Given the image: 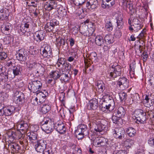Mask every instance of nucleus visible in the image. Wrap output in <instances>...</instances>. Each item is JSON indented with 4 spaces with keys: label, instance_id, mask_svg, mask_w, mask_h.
<instances>
[{
    "label": "nucleus",
    "instance_id": "1",
    "mask_svg": "<svg viewBox=\"0 0 154 154\" xmlns=\"http://www.w3.org/2000/svg\"><path fill=\"white\" fill-rule=\"evenodd\" d=\"M146 113L143 110L137 109L132 115V118L138 124H144L146 122Z\"/></svg>",
    "mask_w": 154,
    "mask_h": 154
},
{
    "label": "nucleus",
    "instance_id": "2",
    "mask_svg": "<svg viewBox=\"0 0 154 154\" xmlns=\"http://www.w3.org/2000/svg\"><path fill=\"white\" fill-rule=\"evenodd\" d=\"M103 95V101L104 103H103L102 107L106 108V109L109 111H112L115 108V104L114 101L112 97L108 94H104Z\"/></svg>",
    "mask_w": 154,
    "mask_h": 154
},
{
    "label": "nucleus",
    "instance_id": "3",
    "mask_svg": "<svg viewBox=\"0 0 154 154\" xmlns=\"http://www.w3.org/2000/svg\"><path fill=\"white\" fill-rule=\"evenodd\" d=\"M44 121V123L41 126L42 129L47 134L51 133L54 128L53 124L51 119L48 118H45Z\"/></svg>",
    "mask_w": 154,
    "mask_h": 154
},
{
    "label": "nucleus",
    "instance_id": "4",
    "mask_svg": "<svg viewBox=\"0 0 154 154\" xmlns=\"http://www.w3.org/2000/svg\"><path fill=\"white\" fill-rule=\"evenodd\" d=\"M110 69L111 71L107 75V76L109 78H114L121 75L122 69L120 66L112 65Z\"/></svg>",
    "mask_w": 154,
    "mask_h": 154
},
{
    "label": "nucleus",
    "instance_id": "5",
    "mask_svg": "<svg viewBox=\"0 0 154 154\" xmlns=\"http://www.w3.org/2000/svg\"><path fill=\"white\" fill-rule=\"evenodd\" d=\"M42 84L38 80L31 81L29 83L28 88L29 90L33 92H37L40 90Z\"/></svg>",
    "mask_w": 154,
    "mask_h": 154
},
{
    "label": "nucleus",
    "instance_id": "6",
    "mask_svg": "<svg viewBox=\"0 0 154 154\" xmlns=\"http://www.w3.org/2000/svg\"><path fill=\"white\" fill-rule=\"evenodd\" d=\"M41 53L44 57L48 58L51 54L52 49L51 46L47 44H44L40 49Z\"/></svg>",
    "mask_w": 154,
    "mask_h": 154
},
{
    "label": "nucleus",
    "instance_id": "7",
    "mask_svg": "<svg viewBox=\"0 0 154 154\" xmlns=\"http://www.w3.org/2000/svg\"><path fill=\"white\" fill-rule=\"evenodd\" d=\"M117 86L120 89L123 90L128 88L129 85V81L125 78H120L117 82Z\"/></svg>",
    "mask_w": 154,
    "mask_h": 154
},
{
    "label": "nucleus",
    "instance_id": "8",
    "mask_svg": "<svg viewBox=\"0 0 154 154\" xmlns=\"http://www.w3.org/2000/svg\"><path fill=\"white\" fill-rule=\"evenodd\" d=\"M76 132H79L83 134V136H88L89 138L90 139L91 137L92 138V137L94 135L89 131L88 129L87 128L86 125H80L78 128L77 131Z\"/></svg>",
    "mask_w": 154,
    "mask_h": 154
},
{
    "label": "nucleus",
    "instance_id": "9",
    "mask_svg": "<svg viewBox=\"0 0 154 154\" xmlns=\"http://www.w3.org/2000/svg\"><path fill=\"white\" fill-rule=\"evenodd\" d=\"M93 144L95 146L100 147L106 146L107 140L105 138L102 137H97L93 140Z\"/></svg>",
    "mask_w": 154,
    "mask_h": 154
},
{
    "label": "nucleus",
    "instance_id": "10",
    "mask_svg": "<svg viewBox=\"0 0 154 154\" xmlns=\"http://www.w3.org/2000/svg\"><path fill=\"white\" fill-rule=\"evenodd\" d=\"M59 24V22L56 19H54L51 20L50 22L48 23L45 25V29L46 31L51 32L54 29L55 26Z\"/></svg>",
    "mask_w": 154,
    "mask_h": 154
},
{
    "label": "nucleus",
    "instance_id": "11",
    "mask_svg": "<svg viewBox=\"0 0 154 154\" xmlns=\"http://www.w3.org/2000/svg\"><path fill=\"white\" fill-rule=\"evenodd\" d=\"M18 130H19L21 133V131L24 134L26 132L28 129L29 126L27 123L24 121H21L18 122L16 124Z\"/></svg>",
    "mask_w": 154,
    "mask_h": 154
},
{
    "label": "nucleus",
    "instance_id": "12",
    "mask_svg": "<svg viewBox=\"0 0 154 154\" xmlns=\"http://www.w3.org/2000/svg\"><path fill=\"white\" fill-rule=\"evenodd\" d=\"M24 95L21 92H17L14 95V102L16 104H20L24 99Z\"/></svg>",
    "mask_w": 154,
    "mask_h": 154
},
{
    "label": "nucleus",
    "instance_id": "13",
    "mask_svg": "<svg viewBox=\"0 0 154 154\" xmlns=\"http://www.w3.org/2000/svg\"><path fill=\"white\" fill-rule=\"evenodd\" d=\"M27 57V52L24 49H20L18 51L16 54V57L18 60L24 61L26 60Z\"/></svg>",
    "mask_w": 154,
    "mask_h": 154
},
{
    "label": "nucleus",
    "instance_id": "14",
    "mask_svg": "<svg viewBox=\"0 0 154 154\" xmlns=\"http://www.w3.org/2000/svg\"><path fill=\"white\" fill-rule=\"evenodd\" d=\"M36 143L35 147L36 150L38 152H42L46 147L45 142L43 140H40Z\"/></svg>",
    "mask_w": 154,
    "mask_h": 154
},
{
    "label": "nucleus",
    "instance_id": "15",
    "mask_svg": "<svg viewBox=\"0 0 154 154\" xmlns=\"http://www.w3.org/2000/svg\"><path fill=\"white\" fill-rule=\"evenodd\" d=\"M57 5L54 0H49L44 3V8L45 9L48 11L55 9L57 7Z\"/></svg>",
    "mask_w": 154,
    "mask_h": 154
},
{
    "label": "nucleus",
    "instance_id": "16",
    "mask_svg": "<svg viewBox=\"0 0 154 154\" xmlns=\"http://www.w3.org/2000/svg\"><path fill=\"white\" fill-rule=\"evenodd\" d=\"M45 36V33L43 30H40L36 32L33 35L34 40L37 42H39L44 38Z\"/></svg>",
    "mask_w": 154,
    "mask_h": 154
},
{
    "label": "nucleus",
    "instance_id": "17",
    "mask_svg": "<svg viewBox=\"0 0 154 154\" xmlns=\"http://www.w3.org/2000/svg\"><path fill=\"white\" fill-rule=\"evenodd\" d=\"M98 105L97 100L93 98L90 100L89 103L87 104V107L88 109L95 110L97 108Z\"/></svg>",
    "mask_w": 154,
    "mask_h": 154
},
{
    "label": "nucleus",
    "instance_id": "18",
    "mask_svg": "<svg viewBox=\"0 0 154 154\" xmlns=\"http://www.w3.org/2000/svg\"><path fill=\"white\" fill-rule=\"evenodd\" d=\"M124 131L121 128H116L115 129L112 130V133L114 137L116 138L119 139H122L124 137Z\"/></svg>",
    "mask_w": 154,
    "mask_h": 154
},
{
    "label": "nucleus",
    "instance_id": "19",
    "mask_svg": "<svg viewBox=\"0 0 154 154\" xmlns=\"http://www.w3.org/2000/svg\"><path fill=\"white\" fill-rule=\"evenodd\" d=\"M8 149L10 150L11 153H17L20 149L19 145L15 143H12L8 145Z\"/></svg>",
    "mask_w": 154,
    "mask_h": 154
},
{
    "label": "nucleus",
    "instance_id": "20",
    "mask_svg": "<svg viewBox=\"0 0 154 154\" xmlns=\"http://www.w3.org/2000/svg\"><path fill=\"white\" fill-rule=\"evenodd\" d=\"M98 5L97 0H89L86 4V7L89 9H95L97 8Z\"/></svg>",
    "mask_w": 154,
    "mask_h": 154
},
{
    "label": "nucleus",
    "instance_id": "21",
    "mask_svg": "<svg viewBox=\"0 0 154 154\" xmlns=\"http://www.w3.org/2000/svg\"><path fill=\"white\" fill-rule=\"evenodd\" d=\"M11 25L9 23H7L2 26L1 30L4 34L8 35L11 32Z\"/></svg>",
    "mask_w": 154,
    "mask_h": 154
},
{
    "label": "nucleus",
    "instance_id": "22",
    "mask_svg": "<svg viewBox=\"0 0 154 154\" xmlns=\"http://www.w3.org/2000/svg\"><path fill=\"white\" fill-rule=\"evenodd\" d=\"M27 138L30 142L32 143H35L37 141V135L36 133L33 132L28 133L27 134Z\"/></svg>",
    "mask_w": 154,
    "mask_h": 154
},
{
    "label": "nucleus",
    "instance_id": "23",
    "mask_svg": "<svg viewBox=\"0 0 154 154\" xmlns=\"http://www.w3.org/2000/svg\"><path fill=\"white\" fill-rule=\"evenodd\" d=\"M115 4L114 0H102V7L103 8L112 7Z\"/></svg>",
    "mask_w": 154,
    "mask_h": 154
},
{
    "label": "nucleus",
    "instance_id": "24",
    "mask_svg": "<svg viewBox=\"0 0 154 154\" xmlns=\"http://www.w3.org/2000/svg\"><path fill=\"white\" fill-rule=\"evenodd\" d=\"M55 127L57 131L60 134H63L66 131V129L65 127L64 124L63 123H58Z\"/></svg>",
    "mask_w": 154,
    "mask_h": 154
},
{
    "label": "nucleus",
    "instance_id": "25",
    "mask_svg": "<svg viewBox=\"0 0 154 154\" xmlns=\"http://www.w3.org/2000/svg\"><path fill=\"white\" fill-rule=\"evenodd\" d=\"M123 18L122 15L121 14H119L118 16L116 17V23L117 24V27L120 29L123 27V22L122 21Z\"/></svg>",
    "mask_w": 154,
    "mask_h": 154
},
{
    "label": "nucleus",
    "instance_id": "26",
    "mask_svg": "<svg viewBox=\"0 0 154 154\" xmlns=\"http://www.w3.org/2000/svg\"><path fill=\"white\" fill-rule=\"evenodd\" d=\"M6 116H9L15 112V108L13 106H11L7 107H5Z\"/></svg>",
    "mask_w": 154,
    "mask_h": 154
},
{
    "label": "nucleus",
    "instance_id": "27",
    "mask_svg": "<svg viewBox=\"0 0 154 154\" xmlns=\"http://www.w3.org/2000/svg\"><path fill=\"white\" fill-rule=\"evenodd\" d=\"M97 85L98 88L97 91L100 93H103L105 89V84L102 81H98Z\"/></svg>",
    "mask_w": 154,
    "mask_h": 154
},
{
    "label": "nucleus",
    "instance_id": "28",
    "mask_svg": "<svg viewBox=\"0 0 154 154\" xmlns=\"http://www.w3.org/2000/svg\"><path fill=\"white\" fill-rule=\"evenodd\" d=\"M125 130L127 134L130 137H134L136 134V130L133 128L129 127L126 128Z\"/></svg>",
    "mask_w": 154,
    "mask_h": 154
},
{
    "label": "nucleus",
    "instance_id": "29",
    "mask_svg": "<svg viewBox=\"0 0 154 154\" xmlns=\"http://www.w3.org/2000/svg\"><path fill=\"white\" fill-rule=\"evenodd\" d=\"M95 41V43L99 46L103 45L105 42L104 39L100 35H97L96 37Z\"/></svg>",
    "mask_w": 154,
    "mask_h": 154
},
{
    "label": "nucleus",
    "instance_id": "30",
    "mask_svg": "<svg viewBox=\"0 0 154 154\" xmlns=\"http://www.w3.org/2000/svg\"><path fill=\"white\" fill-rule=\"evenodd\" d=\"M116 113L113 114V115L112 117V122L115 124H118L119 125V124H121L122 122V119L120 117L117 116H116Z\"/></svg>",
    "mask_w": 154,
    "mask_h": 154
},
{
    "label": "nucleus",
    "instance_id": "31",
    "mask_svg": "<svg viewBox=\"0 0 154 154\" xmlns=\"http://www.w3.org/2000/svg\"><path fill=\"white\" fill-rule=\"evenodd\" d=\"M124 145L127 149L131 148L134 144V141L133 140L127 139L124 142Z\"/></svg>",
    "mask_w": 154,
    "mask_h": 154
},
{
    "label": "nucleus",
    "instance_id": "32",
    "mask_svg": "<svg viewBox=\"0 0 154 154\" xmlns=\"http://www.w3.org/2000/svg\"><path fill=\"white\" fill-rule=\"evenodd\" d=\"M22 69L20 66H14L13 69V72L14 75L15 76L20 75L21 74V70Z\"/></svg>",
    "mask_w": 154,
    "mask_h": 154
},
{
    "label": "nucleus",
    "instance_id": "33",
    "mask_svg": "<svg viewBox=\"0 0 154 154\" xmlns=\"http://www.w3.org/2000/svg\"><path fill=\"white\" fill-rule=\"evenodd\" d=\"M104 125L102 124H96L94 130L96 132H100L104 130Z\"/></svg>",
    "mask_w": 154,
    "mask_h": 154
},
{
    "label": "nucleus",
    "instance_id": "34",
    "mask_svg": "<svg viewBox=\"0 0 154 154\" xmlns=\"http://www.w3.org/2000/svg\"><path fill=\"white\" fill-rule=\"evenodd\" d=\"M144 102L145 103V105L147 107H149L152 106L154 104V101L152 100H150L147 95L145 96L144 100Z\"/></svg>",
    "mask_w": 154,
    "mask_h": 154
},
{
    "label": "nucleus",
    "instance_id": "35",
    "mask_svg": "<svg viewBox=\"0 0 154 154\" xmlns=\"http://www.w3.org/2000/svg\"><path fill=\"white\" fill-rule=\"evenodd\" d=\"M61 75H60L59 72L58 71H52L50 73L51 77L54 80H56L59 78Z\"/></svg>",
    "mask_w": 154,
    "mask_h": 154
},
{
    "label": "nucleus",
    "instance_id": "36",
    "mask_svg": "<svg viewBox=\"0 0 154 154\" xmlns=\"http://www.w3.org/2000/svg\"><path fill=\"white\" fill-rule=\"evenodd\" d=\"M125 114V111L122 107H119L118 108L117 111V116L121 117L123 116Z\"/></svg>",
    "mask_w": 154,
    "mask_h": 154
},
{
    "label": "nucleus",
    "instance_id": "37",
    "mask_svg": "<svg viewBox=\"0 0 154 154\" xmlns=\"http://www.w3.org/2000/svg\"><path fill=\"white\" fill-rule=\"evenodd\" d=\"M50 109L51 107L49 105L45 104L43 105L42 107L41 111L43 113L45 114L48 112L50 110Z\"/></svg>",
    "mask_w": 154,
    "mask_h": 154
},
{
    "label": "nucleus",
    "instance_id": "38",
    "mask_svg": "<svg viewBox=\"0 0 154 154\" xmlns=\"http://www.w3.org/2000/svg\"><path fill=\"white\" fill-rule=\"evenodd\" d=\"M88 27L86 26H82L80 29V33L84 36H87L88 34Z\"/></svg>",
    "mask_w": 154,
    "mask_h": 154
},
{
    "label": "nucleus",
    "instance_id": "39",
    "mask_svg": "<svg viewBox=\"0 0 154 154\" xmlns=\"http://www.w3.org/2000/svg\"><path fill=\"white\" fill-rule=\"evenodd\" d=\"M105 41L109 44H111L113 43L114 40L113 37L112 35H107L104 38Z\"/></svg>",
    "mask_w": 154,
    "mask_h": 154
},
{
    "label": "nucleus",
    "instance_id": "40",
    "mask_svg": "<svg viewBox=\"0 0 154 154\" xmlns=\"http://www.w3.org/2000/svg\"><path fill=\"white\" fill-rule=\"evenodd\" d=\"M105 28L106 30L108 31H111L113 29V26L110 21H107L106 22Z\"/></svg>",
    "mask_w": 154,
    "mask_h": 154
},
{
    "label": "nucleus",
    "instance_id": "41",
    "mask_svg": "<svg viewBox=\"0 0 154 154\" xmlns=\"http://www.w3.org/2000/svg\"><path fill=\"white\" fill-rule=\"evenodd\" d=\"M132 98V101L134 103H139L140 102L139 95L138 94H134Z\"/></svg>",
    "mask_w": 154,
    "mask_h": 154
},
{
    "label": "nucleus",
    "instance_id": "42",
    "mask_svg": "<svg viewBox=\"0 0 154 154\" xmlns=\"http://www.w3.org/2000/svg\"><path fill=\"white\" fill-rule=\"evenodd\" d=\"M37 95L39 96L40 99L41 98H43L44 99L47 96L48 94V93L47 91H44V92H39L38 93L36 92Z\"/></svg>",
    "mask_w": 154,
    "mask_h": 154
},
{
    "label": "nucleus",
    "instance_id": "43",
    "mask_svg": "<svg viewBox=\"0 0 154 154\" xmlns=\"http://www.w3.org/2000/svg\"><path fill=\"white\" fill-rule=\"evenodd\" d=\"M97 54L94 52L91 53L88 56V59L92 61H95L97 59Z\"/></svg>",
    "mask_w": 154,
    "mask_h": 154
},
{
    "label": "nucleus",
    "instance_id": "44",
    "mask_svg": "<svg viewBox=\"0 0 154 154\" xmlns=\"http://www.w3.org/2000/svg\"><path fill=\"white\" fill-rule=\"evenodd\" d=\"M8 134L10 140L13 141L15 139V134L14 131H10L8 132Z\"/></svg>",
    "mask_w": 154,
    "mask_h": 154
},
{
    "label": "nucleus",
    "instance_id": "45",
    "mask_svg": "<svg viewBox=\"0 0 154 154\" xmlns=\"http://www.w3.org/2000/svg\"><path fill=\"white\" fill-rule=\"evenodd\" d=\"M119 99L121 101L125 100L127 97V94L124 92H122L119 94Z\"/></svg>",
    "mask_w": 154,
    "mask_h": 154
},
{
    "label": "nucleus",
    "instance_id": "46",
    "mask_svg": "<svg viewBox=\"0 0 154 154\" xmlns=\"http://www.w3.org/2000/svg\"><path fill=\"white\" fill-rule=\"evenodd\" d=\"M86 0H73L74 4L77 6H81Z\"/></svg>",
    "mask_w": 154,
    "mask_h": 154
},
{
    "label": "nucleus",
    "instance_id": "47",
    "mask_svg": "<svg viewBox=\"0 0 154 154\" xmlns=\"http://www.w3.org/2000/svg\"><path fill=\"white\" fill-rule=\"evenodd\" d=\"M56 44L58 46H61L65 45L64 40L61 38H59L56 39Z\"/></svg>",
    "mask_w": 154,
    "mask_h": 154
},
{
    "label": "nucleus",
    "instance_id": "48",
    "mask_svg": "<svg viewBox=\"0 0 154 154\" xmlns=\"http://www.w3.org/2000/svg\"><path fill=\"white\" fill-rule=\"evenodd\" d=\"M135 67V64L134 63H132L130 65V73L132 74H134V69Z\"/></svg>",
    "mask_w": 154,
    "mask_h": 154
},
{
    "label": "nucleus",
    "instance_id": "49",
    "mask_svg": "<svg viewBox=\"0 0 154 154\" xmlns=\"http://www.w3.org/2000/svg\"><path fill=\"white\" fill-rule=\"evenodd\" d=\"M134 27V32H137L141 28H142V26H141L140 24L138 25H133Z\"/></svg>",
    "mask_w": 154,
    "mask_h": 154
},
{
    "label": "nucleus",
    "instance_id": "50",
    "mask_svg": "<svg viewBox=\"0 0 154 154\" xmlns=\"http://www.w3.org/2000/svg\"><path fill=\"white\" fill-rule=\"evenodd\" d=\"M63 67L67 71H69L71 69V65L69 63H64L63 65Z\"/></svg>",
    "mask_w": 154,
    "mask_h": 154
},
{
    "label": "nucleus",
    "instance_id": "51",
    "mask_svg": "<svg viewBox=\"0 0 154 154\" xmlns=\"http://www.w3.org/2000/svg\"><path fill=\"white\" fill-rule=\"evenodd\" d=\"M148 144L151 146H154V137L149 138L148 141Z\"/></svg>",
    "mask_w": 154,
    "mask_h": 154
},
{
    "label": "nucleus",
    "instance_id": "52",
    "mask_svg": "<svg viewBox=\"0 0 154 154\" xmlns=\"http://www.w3.org/2000/svg\"><path fill=\"white\" fill-rule=\"evenodd\" d=\"M5 39L7 41L6 43L8 44L10 43L11 41L13 39L11 36L9 34L6 36Z\"/></svg>",
    "mask_w": 154,
    "mask_h": 154
},
{
    "label": "nucleus",
    "instance_id": "53",
    "mask_svg": "<svg viewBox=\"0 0 154 154\" xmlns=\"http://www.w3.org/2000/svg\"><path fill=\"white\" fill-rule=\"evenodd\" d=\"M7 55L4 52H1L0 53V58L2 60H4L7 57Z\"/></svg>",
    "mask_w": 154,
    "mask_h": 154
},
{
    "label": "nucleus",
    "instance_id": "54",
    "mask_svg": "<svg viewBox=\"0 0 154 154\" xmlns=\"http://www.w3.org/2000/svg\"><path fill=\"white\" fill-rule=\"evenodd\" d=\"M139 20L137 18H134L132 21V25H138L140 24Z\"/></svg>",
    "mask_w": 154,
    "mask_h": 154
},
{
    "label": "nucleus",
    "instance_id": "55",
    "mask_svg": "<svg viewBox=\"0 0 154 154\" xmlns=\"http://www.w3.org/2000/svg\"><path fill=\"white\" fill-rule=\"evenodd\" d=\"M151 85L154 87V74H153L151 77L150 79L149 80Z\"/></svg>",
    "mask_w": 154,
    "mask_h": 154
},
{
    "label": "nucleus",
    "instance_id": "56",
    "mask_svg": "<svg viewBox=\"0 0 154 154\" xmlns=\"http://www.w3.org/2000/svg\"><path fill=\"white\" fill-rule=\"evenodd\" d=\"M51 151L48 149H45L42 152L43 154H51Z\"/></svg>",
    "mask_w": 154,
    "mask_h": 154
},
{
    "label": "nucleus",
    "instance_id": "57",
    "mask_svg": "<svg viewBox=\"0 0 154 154\" xmlns=\"http://www.w3.org/2000/svg\"><path fill=\"white\" fill-rule=\"evenodd\" d=\"M57 61L58 63L62 64L63 65L65 63L64 59L61 57L58 59Z\"/></svg>",
    "mask_w": 154,
    "mask_h": 154
},
{
    "label": "nucleus",
    "instance_id": "58",
    "mask_svg": "<svg viewBox=\"0 0 154 154\" xmlns=\"http://www.w3.org/2000/svg\"><path fill=\"white\" fill-rule=\"evenodd\" d=\"M118 38H120L122 35V33L119 30L116 31L114 34Z\"/></svg>",
    "mask_w": 154,
    "mask_h": 154
},
{
    "label": "nucleus",
    "instance_id": "59",
    "mask_svg": "<svg viewBox=\"0 0 154 154\" xmlns=\"http://www.w3.org/2000/svg\"><path fill=\"white\" fill-rule=\"evenodd\" d=\"M143 61H146L147 60V59L148 57V54L146 52H143Z\"/></svg>",
    "mask_w": 154,
    "mask_h": 154
},
{
    "label": "nucleus",
    "instance_id": "60",
    "mask_svg": "<svg viewBox=\"0 0 154 154\" xmlns=\"http://www.w3.org/2000/svg\"><path fill=\"white\" fill-rule=\"evenodd\" d=\"M5 110V108L2 109H0V116H6V112Z\"/></svg>",
    "mask_w": 154,
    "mask_h": 154
},
{
    "label": "nucleus",
    "instance_id": "61",
    "mask_svg": "<svg viewBox=\"0 0 154 154\" xmlns=\"http://www.w3.org/2000/svg\"><path fill=\"white\" fill-rule=\"evenodd\" d=\"M14 63L11 61H8L6 64V65L8 67H11L12 66H14L13 64Z\"/></svg>",
    "mask_w": 154,
    "mask_h": 154
},
{
    "label": "nucleus",
    "instance_id": "62",
    "mask_svg": "<svg viewBox=\"0 0 154 154\" xmlns=\"http://www.w3.org/2000/svg\"><path fill=\"white\" fill-rule=\"evenodd\" d=\"M77 133L78 132H77ZM78 134L77 136V137L78 138V139L79 140L81 139L82 138L85 136H83V134L81 133H80L78 132Z\"/></svg>",
    "mask_w": 154,
    "mask_h": 154
},
{
    "label": "nucleus",
    "instance_id": "63",
    "mask_svg": "<svg viewBox=\"0 0 154 154\" xmlns=\"http://www.w3.org/2000/svg\"><path fill=\"white\" fill-rule=\"evenodd\" d=\"M63 75H64V78H63V80L67 81L68 80V75L67 74H63Z\"/></svg>",
    "mask_w": 154,
    "mask_h": 154
},
{
    "label": "nucleus",
    "instance_id": "64",
    "mask_svg": "<svg viewBox=\"0 0 154 154\" xmlns=\"http://www.w3.org/2000/svg\"><path fill=\"white\" fill-rule=\"evenodd\" d=\"M20 30L22 33V34H24L25 33L26 31H27L26 29H25V28L23 29V27L22 26H20Z\"/></svg>",
    "mask_w": 154,
    "mask_h": 154
}]
</instances>
